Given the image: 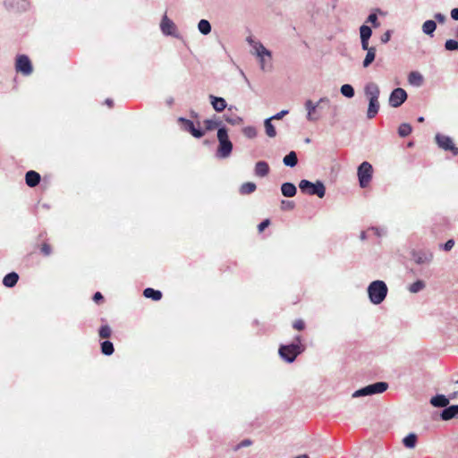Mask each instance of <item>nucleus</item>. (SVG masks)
Listing matches in <instances>:
<instances>
[{
    "instance_id": "19",
    "label": "nucleus",
    "mask_w": 458,
    "mask_h": 458,
    "mask_svg": "<svg viewBox=\"0 0 458 458\" xmlns=\"http://www.w3.org/2000/svg\"><path fill=\"white\" fill-rule=\"evenodd\" d=\"M19 280V275L15 272L7 274L3 279V284L5 287H13Z\"/></svg>"
},
{
    "instance_id": "3",
    "label": "nucleus",
    "mask_w": 458,
    "mask_h": 458,
    "mask_svg": "<svg viewBox=\"0 0 458 458\" xmlns=\"http://www.w3.org/2000/svg\"><path fill=\"white\" fill-rule=\"evenodd\" d=\"M217 140L219 142L216 155L219 157H228L233 150V143L229 140L227 130L225 128H219L217 131Z\"/></svg>"
},
{
    "instance_id": "33",
    "label": "nucleus",
    "mask_w": 458,
    "mask_h": 458,
    "mask_svg": "<svg viewBox=\"0 0 458 458\" xmlns=\"http://www.w3.org/2000/svg\"><path fill=\"white\" fill-rule=\"evenodd\" d=\"M371 33H372L371 29L369 26L362 25L360 28V40L361 41L369 40V38L371 37Z\"/></svg>"
},
{
    "instance_id": "44",
    "label": "nucleus",
    "mask_w": 458,
    "mask_h": 458,
    "mask_svg": "<svg viewBox=\"0 0 458 458\" xmlns=\"http://www.w3.org/2000/svg\"><path fill=\"white\" fill-rule=\"evenodd\" d=\"M367 21L370 22L375 28L379 27V22L377 21V17L375 13L369 14Z\"/></svg>"
},
{
    "instance_id": "30",
    "label": "nucleus",
    "mask_w": 458,
    "mask_h": 458,
    "mask_svg": "<svg viewBox=\"0 0 458 458\" xmlns=\"http://www.w3.org/2000/svg\"><path fill=\"white\" fill-rule=\"evenodd\" d=\"M416 442L417 436L412 433L406 436L403 440V445L408 448H413L416 445Z\"/></svg>"
},
{
    "instance_id": "24",
    "label": "nucleus",
    "mask_w": 458,
    "mask_h": 458,
    "mask_svg": "<svg viewBox=\"0 0 458 458\" xmlns=\"http://www.w3.org/2000/svg\"><path fill=\"white\" fill-rule=\"evenodd\" d=\"M256 184L251 182H244L240 187V193L242 195H247L254 192L256 191Z\"/></svg>"
},
{
    "instance_id": "46",
    "label": "nucleus",
    "mask_w": 458,
    "mask_h": 458,
    "mask_svg": "<svg viewBox=\"0 0 458 458\" xmlns=\"http://www.w3.org/2000/svg\"><path fill=\"white\" fill-rule=\"evenodd\" d=\"M270 225V220L269 219H265L264 221H262L259 225H258V230L259 233H262L265 228H267L268 225Z\"/></svg>"
},
{
    "instance_id": "43",
    "label": "nucleus",
    "mask_w": 458,
    "mask_h": 458,
    "mask_svg": "<svg viewBox=\"0 0 458 458\" xmlns=\"http://www.w3.org/2000/svg\"><path fill=\"white\" fill-rule=\"evenodd\" d=\"M204 124L206 131H212L217 126V123L216 122L209 119L205 120Z\"/></svg>"
},
{
    "instance_id": "37",
    "label": "nucleus",
    "mask_w": 458,
    "mask_h": 458,
    "mask_svg": "<svg viewBox=\"0 0 458 458\" xmlns=\"http://www.w3.org/2000/svg\"><path fill=\"white\" fill-rule=\"evenodd\" d=\"M424 288H425V283L421 280H417L416 282H414L413 284H411L409 286V291L411 293H419L420 291L423 290Z\"/></svg>"
},
{
    "instance_id": "2",
    "label": "nucleus",
    "mask_w": 458,
    "mask_h": 458,
    "mask_svg": "<svg viewBox=\"0 0 458 458\" xmlns=\"http://www.w3.org/2000/svg\"><path fill=\"white\" fill-rule=\"evenodd\" d=\"M388 289L385 282L376 280L368 287V294L373 304H380L386 297Z\"/></svg>"
},
{
    "instance_id": "29",
    "label": "nucleus",
    "mask_w": 458,
    "mask_h": 458,
    "mask_svg": "<svg viewBox=\"0 0 458 458\" xmlns=\"http://www.w3.org/2000/svg\"><path fill=\"white\" fill-rule=\"evenodd\" d=\"M98 335L101 339H107L112 335V329L108 325H103L98 329Z\"/></svg>"
},
{
    "instance_id": "40",
    "label": "nucleus",
    "mask_w": 458,
    "mask_h": 458,
    "mask_svg": "<svg viewBox=\"0 0 458 458\" xmlns=\"http://www.w3.org/2000/svg\"><path fill=\"white\" fill-rule=\"evenodd\" d=\"M295 207L294 202L291 200H282L281 201V209L282 210H292Z\"/></svg>"
},
{
    "instance_id": "41",
    "label": "nucleus",
    "mask_w": 458,
    "mask_h": 458,
    "mask_svg": "<svg viewBox=\"0 0 458 458\" xmlns=\"http://www.w3.org/2000/svg\"><path fill=\"white\" fill-rule=\"evenodd\" d=\"M243 133L248 138H254L257 135V131L254 127H246L243 130Z\"/></svg>"
},
{
    "instance_id": "12",
    "label": "nucleus",
    "mask_w": 458,
    "mask_h": 458,
    "mask_svg": "<svg viewBox=\"0 0 458 458\" xmlns=\"http://www.w3.org/2000/svg\"><path fill=\"white\" fill-rule=\"evenodd\" d=\"M160 27H161L162 32L165 35H174V33H175V30H176L175 25L173 22V21L168 19V17L166 15H165L163 17V19L161 21Z\"/></svg>"
},
{
    "instance_id": "57",
    "label": "nucleus",
    "mask_w": 458,
    "mask_h": 458,
    "mask_svg": "<svg viewBox=\"0 0 458 458\" xmlns=\"http://www.w3.org/2000/svg\"><path fill=\"white\" fill-rule=\"evenodd\" d=\"M424 121V118L423 117H420L419 118V122H423Z\"/></svg>"
},
{
    "instance_id": "32",
    "label": "nucleus",
    "mask_w": 458,
    "mask_h": 458,
    "mask_svg": "<svg viewBox=\"0 0 458 458\" xmlns=\"http://www.w3.org/2000/svg\"><path fill=\"white\" fill-rule=\"evenodd\" d=\"M38 247L40 253L43 256L47 257V256L51 255L52 246L49 242H44L41 244H39Z\"/></svg>"
},
{
    "instance_id": "48",
    "label": "nucleus",
    "mask_w": 458,
    "mask_h": 458,
    "mask_svg": "<svg viewBox=\"0 0 458 458\" xmlns=\"http://www.w3.org/2000/svg\"><path fill=\"white\" fill-rule=\"evenodd\" d=\"M250 445H251V441L249 439H245L236 445L235 450H238L242 447L249 446Z\"/></svg>"
},
{
    "instance_id": "18",
    "label": "nucleus",
    "mask_w": 458,
    "mask_h": 458,
    "mask_svg": "<svg viewBox=\"0 0 458 458\" xmlns=\"http://www.w3.org/2000/svg\"><path fill=\"white\" fill-rule=\"evenodd\" d=\"M269 173V166L265 161H259L255 165V174L264 177Z\"/></svg>"
},
{
    "instance_id": "10",
    "label": "nucleus",
    "mask_w": 458,
    "mask_h": 458,
    "mask_svg": "<svg viewBox=\"0 0 458 458\" xmlns=\"http://www.w3.org/2000/svg\"><path fill=\"white\" fill-rule=\"evenodd\" d=\"M436 141L441 148L452 151L454 156L458 155V148L454 146L453 140L450 137L437 134L436 136Z\"/></svg>"
},
{
    "instance_id": "39",
    "label": "nucleus",
    "mask_w": 458,
    "mask_h": 458,
    "mask_svg": "<svg viewBox=\"0 0 458 458\" xmlns=\"http://www.w3.org/2000/svg\"><path fill=\"white\" fill-rule=\"evenodd\" d=\"M445 47L449 51L458 50V42L454 39H448L445 44Z\"/></svg>"
},
{
    "instance_id": "21",
    "label": "nucleus",
    "mask_w": 458,
    "mask_h": 458,
    "mask_svg": "<svg viewBox=\"0 0 458 458\" xmlns=\"http://www.w3.org/2000/svg\"><path fill=\"white\" fill-rule=\"evenodd\" d=\"M430 403L435 407H446L449 400L445 395L438 394L431 398Z\"/></svg>"
},
{
    "instance_id": "15",
    "label": "nucleus",
    "mask_w": 458,
    "mask_h": 458,
    "mask_svg": "<svg viewBox=\"0 0 458 458\" xmlns=\"http://www.w3.org/2000/svg\"><path fill=\"white\" fill-rule=\"evenodd\" d=\"M379 88L375 83H369L365 87V94L369 99H378L379 98Z\"/></svg>"
},
{
    "instance_id": "8",
    "label": "nucleus",
    "mask_w": 458,
    "mask_h": 458,
    "mask_svg": "<svg viewBox=\"0 0 458 458\" xmlns=\"http://www.w3.org/2000/svg\"><path fill=\"white\" fill-rule=\"evenodd\" d=\"M178 121L181 123L182 130L190 132L193 137L199 139L204 136L205 131L196 128L192 121L182 117H180Z\"/></svg>"
},
{
    "instance_id": "25",
    "label": "nucleus",
    "mask_w": 458,
    "mask_h": 458,
    "mask_svg": "<svg viewBox=\"0 0 458 458\" xmlns=\"http://www.w3.org/2000/svg\"><path fill=\"white\" fill-rule=\"evenodd\" d=\"M284 164L287 166H294L298 162L297 155L294 151H291L288 155L284 157Z\"/></svg>"
},
{
    "instance_id": "20",
    "label": "nucleus",
    "mask_w": 458,
    "mask_h": 458,
    "mask_svg": "<svg viewBox=\"0 0 458 458\" xmlns=\"http://www.w3.org/2000/svg\"><path fill=\"white\" fill-rule=\"evenodd\" d=\"M282 194L285 197H293L296 194V187L291 182H284L281 186Z\"/></svg>"
},
{
    "instance_id": "1",
    "label": "nucleus",
    "mask_w": 458,
    "mask_h": 458,
    "mask_svg": "<svg viewBox=\"0 0 458 458\" xmlns=\"http://www.w3.org/2000/svg\"><path fill=\"white\" fill-rule=\"evenodd\" d=\"M304 350L305 346L301 344V337L297 336L295 343L280 345L278 353L284 360L291 363L293 362L297 356L302 353Z\"/></svg>"
},
{
    "instance_id": "49",
    "label": "nucleus",
    "mask_w": 458,
    "mask_h": 458,
    "mask_svg": "<svg viewBox=\"0 0 458 458\" xmlns=\"http://www.w3.org/2000/svg\"><path fill=\"white\" fill-rule=\"evenodd\" d=\"M103 299H104V297H103L102 293L99 292L95 293V294L93 295V301L96 303H99L101 301H103Z\"/></svg>"
},
{
    "instance_id": "26",
    "label": "nucleus",
    "mask_w": 458,
    "mask_h": 458,
    "mask_svg": "<svg viewBox=\"0 0 458 458\" xmlns=\"http://www.w3.org/2000/svg\"><path fill=\"white\" fill-rule=\"evenodd\" d=\"M437 28V24L434 21H426L422 25V30L427 35H431Z\"/></svg>"
},
{
    "instance_id": "7",
    "label": "nucleus",
    "mask_w": 458,
    "mask_h": 458,
    "mask_svg": "<svg viewBox=\"0 0 458 458\" xmlns=\"http://www.w3.org/2000/svg\"><path fill=\"white\" fill-rule=\"evenodd\" d=\"M15 71L24 76H29L33 72L30 59L26 55H19L15 60Z\"/></svg>"
},
{
    "instance_id": "38",
    "label": "nucleus",
    "mask_w": 458,
    "mask_h": 458,
    "mask_svg": "<svg viewBox=\"0 0 458 458\" xmlns=\"http://www.w3.org/2000/svg\"><path fill=\"white\" fill-rule=\"evenodd\" d=\"M341 93L347 98H352L354 96V89L349 84H344L341 87Z\"/></svg>"
},
{
    "instance_id": "50",
    "label": "nucleus",
    "mask_w": 458,
    "mask_h": 458,
    "mask_svg": "<svg viewBox=\"0 0 458 458\" xmlns=\"http://www.w3.org/2000/svg\"><path fill=\"white\" fill-rule=\"evenodd\" d=\"M287 114H288L287 110H282L281 112L277 113L274 116H272L271 118L275 119V120H279V119L283 118V116H284Z\"/></svg>"
},
{
    "instance_id": "51",
    "label": "nucleus",
    "mask_w": 458,
    "mask_h": 458,
    "mask_svg": "<svg viewBox=\"0 0 458 458\" xmlns=\"http://www.w3.org/2000/svg\"><path fill=\"white\" fill-rule=\"evenodd\" d=\"M454 245V240H448L445 243V250H450Z\"/></svg>"
},
{
    "instance_id": "54",
    "label": "nucleus",
    "mask_w": 458,
    "mask_h": 458,
    "mask_svg": "<svg viewBox=\"0 0 458 458\" xmlns=\"http://www.w3.org/2000/svg\"><path fill=\"white\" fill-rule=\"evenodd\" d=\"M436 19L439 20L440 21H444V19H445V17H444L442 14L437 13V14L436 15Z\"/></svg>"
},
{
    "instance_id": "4",
    "label": "nucleus",
    "mask_w": 458,
    "mask_h": 458,
    "mask_svg": "<svg viewBox=\"0 0 458 458\" xmlns=\"http://www.w3.org/2000/svg\"><path fill=\"white\" fill-rule=\"evenodd\" d=\"M299 187L302 192L309 195H317L318 198H323L326 194L325 185L319 181L313 183L308 180H301Z\"/></svg>"
},
{
    "instance_id": "23",
    "label": "nucleus",
    "mask_w": 458,
    "mask_h": 458,
    "mask_svg": "<svg viewBox=\"0 0 458 458\" xmlns=\"http://www.w3.org/2000/svg\"><path fill=\"white\" fill-rule=\"evenodd\" d=\"M143 295L154 301H159L162 298V293L153 288H146L143 292Z\"/></svg>"
},
{
    "instance_id": "6",
    "label": "nucleus",
    "mask_w": 458,
    "mask_h": 458,
    "mask_svg": "<svg viewBox=\"0 0 458 458\" xmlns=\"http://www.w3.org/2000/svg\"><path fill=\"white\" fill-rule=\"evenodd\" d=\"M372 174V165L367 161L362 162L358 167V178L361 188H366L369 184Z\"/></svg>"
},
{
    "instance_id": "55",
    "label": "nucleus",
    "mask_w": 458,
    "mask_h": 458,
    "mask_svg": "<svg viewBox=\"0 0 458 458\" xmlns=\"http://www.w3.org/2000/svg\"><path fill=\"white\" fill-rule=\"evenodd\" d=\"M106 103L108 105L109 107H112L113 106V100L111 99H106Z\"/></svg>"
},
{
    "instance_id": "9",
    "label": "nucleus",
    "mask_w": 458,
    "mask_h": 458,
    "mask_svg": "<svg viewBox=\"0 0 458 458\" xmlns=\"http://www.w3.org/2000/svg\"><path fill=\"white\" fill-rule=\"evenodd\" d=\"M407 98L406 91L402 88L394 89L389 97V105L393 107L400 106Z\"/></svg>"
},
{
    "instance_id": "16",
    "label": "nucleus",
    "mask_w": 458,
    "mask_h": 458,
    "mask_svg": "<svg viewBox=\"0 0 458 458\" xmlns=\"http://www.w3.org/2000/svg\"><path fill=\"white\" fill-rule=\"evenodd\" d=\"M456 416H458V405L446 407L441 413V418L444 420H449Z\"/></svg>"
},
{
    "instance_id": "28",
    "label": "nucleus",
    "mask_w": 458,
    "mask_h": 458,
    "mask_svg": "<svg viewBox=\"0 0 458 458\" xmlns=\"http://www.w3.org/2000/svg\"><path fill=\"white\" fill-rule=\"evenodd\" d=\"M114 352L113 344L110 341H104L101 343V352L105 355H111Z\"/></svg>"
},
{
    "instance_id": "53",
    "label": "nucleus",
    "mask_w": 458,
    "mask_h": 458,
    "mask_svg": "<svg viewBox=\"0 0 458 458\" xmlns=\"http://www.w3.org/2000/svg\"><path fill=\"white\" fill-rule=\"evenodd\" d=\"M361 47L363 50L368 51V49H370V47H369V40L361 41Z\"/></svg>"
},
{
    "instance_id": "13",
    "label": "nucleus",
    "mask_w": 458,
    "mask_h": 458,
    "mask_svg": "<svg viewBox=\"0 0 458 458\" xmlns=\"http://www.w3.org/2000/svg\"><path fill=\"white\" fill-rule=\"evenodd\" d=\"M40 174L33 170H30L25 174L26 184L30 187L37 186L40 182Z\"/></svg>"
},
{
    "instance_id": "22",
    "label": "nucleus",
    "mask_w": 458,
    "mask_h": 458,
    "mask_svg": "<svg viewBox=\"0 0 458 458\" xmlns=\"http://www.w3.org/2000/svg\"><path fill=\"white\" fill-rule=\"evenodd\" d=\"M318 104H314L311 100H307L305 103L306 110L308 112L307 118L309 121H315L317 120V117L314 116V113L316 111V108L318 107Z\"/></svg>"
},
{
    "instance_id": "31",
    "label": "nucleus",
    "mask_w": 458,
    "mask_h": 458,
    "mask_svg": "<svg viewBox=\"0 0 458 458\" xmlns=\"http://www.w3.org/2000/svg\"><path fill=\"white\" fill-rule=\"evenodd\" d=\"M199 30L204 34L208 35L211 31V25L207 20H200L198 24Z\"/></svg>"
},
{
    "instance_id": "34",
    "label": "nucleus",
    "mask_w": 458,
    "mask_h": 458,
    "mask_svg": "<svg viewBox=\"0 0 458 458\" xmlns=\"http://www.w3.org/2000/svg\"><path fill=\"white\" fill-rule=\"evenodd\" d=\"M271 120L272 118H268L265 121V129L267 135L273 138L276 135V131L274 125L271 123Z\"/></svg>"
},
{
    "instance_id": "14",
    "label": "nucleus",
    "mask_w": 458,
    "mask_h": 458,
    "mask_svg": "<svg viewBox=\"0 0 458 458\" xmlns=\"http://www.w3.org/2000/svg\"><path fill=\"white\" fill-rule=\"evenodd\" d=\"M210 103L216 112H222L226 107V102L223 98L209 96Z\"/></svg>"
},
{
    "instance_id": "11",
    "label": "nucleus",
    "mask_w": 458,
    "mask_h": 458,
    "mask_svg": "<svg viewBox=\"0 0 458 458\" xmlns=\"http://www.w3.org/2000/svg\"><path fill=\"white\" fill-rule=\"evenodd\" d=\"M256 55L259 58L260 66L262 70L266 69L265 56H267L269 61L271 60V52L268 51L261 43H256L254 46Z\"/></svg>"
},
{
    "instance_id": "56",
    "label": "nucleus",
    "mask_w": 458,
    "mask_h": 458,
    "mask_svg": "<svg viewBox=\"0 0 458 458\" xmlns=\"http://www.w3.org/2000/svg\"><path fill=\"white\" fill-rule=\"evenodd\" d=\"M295 458H310L308 454H301V455H298L297 457Z\"/></svg>"
},
{
    "instance_id": "36",
    "label": "nucleus",
    "mask_w": 458,
    "mask_h": 458,
    "mask_svg": "<svg viewBox=\"0 0 458 458\" xmlns=\"http://www.w3.org/2000/svg\"><path fill=\"white\" fill-rule=\"evenodd\" d=\"M409 81L411 84L420 86L422 83V76L416 72H412L409 75Z\"/></svg>"
},
{
    "instance_id": "27",
    "label": "nucleus",
    "mask_w": 458,
    "mask_h": 458,
    "mask_svg": "<svg viewBox=\"0 0 458 458\" xmlns=\"http://www.w3.org/2000/svg\"><path fill=\"white\" fill-rule=\"evenodd\" d=\"M376 56V48L370 47V49H368L366 57L363 61V66L366 68L370 65V64L375 60Z\"/></svg>"
},
{
    "instance_id": "17",
    "label": "nucleus",
    "mask_w": 458,
    "mask_h": 458,
    "mask_svg": "<svg viewBox=\"0 0 458 458\" xmlns=\"http://www.w3.org/2000/svg\"><path fill=\"white\" fill-rule=\"evenodd\" d=\"M379 110V102L378 99H369V107L367 111V116L369 119H372L376 116Z\"/></svg>"
},
{
    "instance_id": "52",
    "label": "nucleus",
    "mask_w": 458,
    "mask_h": 458,
    "mask_svg": "<svg viewBox=\"0 0 458 458\" xmlns=\"http://www.w3.org/2000/svg\"><path fill=\"white\" fill-rule=\"evenodd\" d=\"M451 17L454 19V20H456L458 21V8H454L451 11Z\"/></svg>"
},
{
    "instance_id": "47",
    "label": "nucleus",
    "mask_w": 458,
    "mask_h": 458,
    "mask_svg": "<svg viewBox=\"0 0 458 458\" xmlns=\"http://www.w3.org/2000/svg\"><path fill=\"white\" fill-rule=\"evenodd\" d=\"M391 38V31L387 30L381 36V42L382 43H387L390 40Z\"/></svg>"
},
{
    "instance_id": "45",
    "label": "nucleus",
    "mask_w": 458,
    "mask_h": 458,
    "mask_svg": "<svg viewBox=\"0 0 458 458\" xmlns=\"http://www.w3.org/2000/svg\"><path fill=\"white\" fill-rule=\"evenodd\" d=\"M225 120L228 123L233 124V125L240 124L242 122V119L241 117H238V116L234 117V118H231L229 116H225Z\"/></svg>"
},
{
    "instance_id": "35",
    "label": "nucleus",
    "mask_w": 458,
    "mask_h": 458,
    "mask_svg": "<svg viewBox=\"0 0 458 458\" xmlns=\"http://www.w3.org/2000/svg\"><path fill=\"white\" fill-rule=\"evenodd\" d=\"M412 128L409 123H402L398 128V134L401 137H407L411 133Z\"/></svg>"
},
{
    "instance_id": "42",
    "label": "nucleus",
    "mask_w": 458,
    "mask_h": 458,
    "mask_svg": "<svg viewBox=\"0 0 458 458\" xmlns=\"http://www.w3.org/2000/svg\"><path fill=\"white\" fill-rule=\"evenodd\" d=\"M293 327L295 330L302 331V330L305 328V322H304L302 319H296V320L293 323Z\"/></svg>"
},
{
    "instance_id": "58",
    "label": "nucleus",
    "mask_w": 458,
    "mask_h": 458,
    "mask_svg": "<svg viewBox=\"0 0 458 458\" xmlns=\"http://www.w3.org/2000/svg\"><path fill=\"white\" fill-rule=\"evenodd\" d=\"M456 36L458 37V28H457V31H456Z\"/></svg>"
},
{
    "instance_id": "5",
    "label": "nucleus",
    "mask_w": 458,
    "mask_h": 458,
    "mask_svg": "<svg viewBox=\"0 0 458 458\" xmlns=\"http://www.w3.org/2000/svg\"><path fill=\"white\" fill-rule=\"evenodd\" d=\"M388 388V384L386 382H377L372 385H369L365 387H362L357 391H355L352 394L353 397H360L365 395H371L375 394H381L386 391Z\"/></svg>"
}]
</instances>
